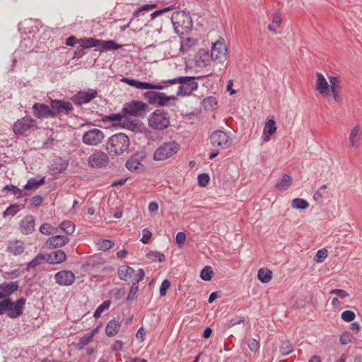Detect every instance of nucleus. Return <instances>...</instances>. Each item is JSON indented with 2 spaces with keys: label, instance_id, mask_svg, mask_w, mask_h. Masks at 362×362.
Returning a JSON list of instances; mask_svg holds the SVG:
<instances>
[{
  "label": "nucleus",
  "instance_id": "30",
  "mask_svg": "<svg viewBox=\"0 0 362 362\" xmlns=\"http://www.w3.org/2000/svg\"><path fill=\"white\" fill-rule=\"evenodd\" d=\"M24 250V243L19 240L11 242L8 246V251L14 255L22 254Z\"/></svg>",
  "mask_w": 362,
  "mask_h": 362
},
{
  "label": "nucleus",
  "instance_id": "44",
  "mask_svg": "<svg viewBox=\"0 0 362 362\" xmlns=\"http://www.w3.org/2000/svg\"><path fill=\"white\" fill-rule=\"evenodd\" d=\"M293 351V346L289 341H283L280 346V351L282 356H287Z\"/></svg>",
  "mask_w": 362,
  "mask_h": 362
},
{
  "label": "nucleus",
  "instance_id": "25",
  "mask_svg": "<svg viewBox=\"0 0 362 362\" xmlns=\"http://www.w3.org/2000/svg\"><path fill=\"white\" fill-rule=\"evenodd\" d=\"M293 182V178L288 174L282 175L281 178L278 180L275 185V187L279 191H285L288 189Z\"/></svg>",
  "mask_w": 362,
  "mask_h": 362
},
{
  "label": "nucleus",
  "instance_id": "64",
  "mask_svg": "<svg viewBox=\"0 0 362 362\" xmlns=\"http://www.w3.org/2000/svg\"><path fill=\"white\" fill-rule=\"evenodd\" d=\"M112 348L114 351H119L123 348V342L121 340H116L113 343Z\"/></svg>",
  "mask_w": 362,
  "mask_h": 362
},
{
  "label": "nucleus",
  "instance_id": "24",
  "mask_svg": "<svg viewBox=\"0 0 362 362\" xmlns=\"http://www.w3.org/2000/svg\"><path fill=\"white\" fill-rule=\"evenodd\" d=\"M135 270L129 266H120L117 271L118 277L122 281H127L128 278H133Z\"/></svg>",
  "mask_w": 362,
  "mask_h": 362
},
{
  "label": "nucleus",
  "instance_id": "29",
  "mask_svg": "<svg viewBox=\"0 0 362 362\" xmlns=\"http://www.w3.org/2000/svg\"><path fill=\"white\" fill-rule=\"evenodd\" d=\"M45 177L43 176L40 179L37 180L35 177H31L28 180L26 184L23 186V189L30 190L37 189L40 185L45 184Z\"/></svg>",
  "mask_w": 362,
  "mask_h": 362
},
{
  "label": "nucleus",
  "instance_id": "9",
  "mask_svg": "<svg viewBox=\"0 0 362 362\" xmlns=\"http://www.w3.org/2000/svg\"><path fill=\"white\" fill-rule=\"evenodd\" d=\"M110 161L109 156L102 151L95 150L88 158L87 162L90 168L98 169L106 167Z\"/></svg>",
  "mask_w": 362,
  "mask_h": 362
},
{
  "label": "nucleus",
  "instance_id": "43",
  "mask_svg": "<svg viewBox=\"0 0 362 362\" xmlns=\"http://www.w3.org/2000/svg\"><path fill=\"white\" fill-rule=\"evenodd\" d=\"M213 274L214 271L212 268L209 266H206L201 271L200 277L204 281H209L211 279Z\"/></svg>",
  "mask_w": 362,
  "mask_h": 362
},
{
  "label": "nucleus",
  "instance_id": "21",
  "mask_svg": "<svg viewBox=\"0 0 362 362\" xmlns=\"http://www.w3.org/2000/svg\"><path fill=\"white\" fill-rule=\"evenodd\" d=\"M276 132V125L274 119H270L266 123L263 129L262 139L264 142H268L271 136Z\"/></svg>",
  "mask_w": 362,
  "mask_h": 362
},
{
  "label": "nucleus",
  "instance_id": "13",
  "mask_svg": "<svg viewBox=\"0 0 362 362\" xmlns=\"http://www.w3.org/2000/svg\"><path fill=\"white\" fill-rule=\"evenodd\" d=\"M97 95L98 92L96 90L88 89L86 91H78L72 96L71 100L76 105H81L90 103L92 100L95 98Z\"/></svg>",
  "mask_w": 362,
  "mask_h": 362
},
{
  "label": "nucleus",
  "instance_id": "46",
  "mask_svg": "<svg viewBox=\"0 0 362 362\" xmlns=\"http://www.w3.org/2000/svg\"><path fill=\"white\" fill-rule=\"evenodd\" d=\"M98 245L100 250L106 251L111 249L115 245V243L110 240L104 239L100 240Z\"/></svg>",
  "mask_w": 362,
  "mask_h": 362
},
{
  "label": "nucleus",
  "instance_id": "5",
  "mask_svg": "<svg viewBox=\"0 0 362 362\" xmlns=\"http://www.w3.org/2000/svg\"><path fill=\"white\" fill-rule=\"evenodd\" d=\"M180 145L175 141H166L160 144L155 151L153 158L156 161H162L176 154Z\"/></svg>",
  "mask_w": 362,
  "mask_h": 362
},
{
  "label": "nucleus",
  "instance_id": "31",
  "mask_svg": "<svg viewBox=\"0 0 362 362\" xmlns=\"http://www.w3.org/2000/svg\"><path fill=\"white\" fill-rule=\"evenodd\" d=\"M167 86L162 85L160 83H151L146 81H137L136 88L139 90H145V89H156V90H163Z\"/></svg>",
  "mask_w": 362,
  "mask_h": 362
},
{
  "label": "nucleus",
  "instance_id": "1",
  "mask_svg": "<svg viewBox=\"0 0 362 362\" xmlns=\"http://www.w3.org/2000/svg\"><path fill=\"white\" fill-rule=\"evenodd\" d=\"M195 80V76H178L163 82L168 85L179 83L180 86L177 90V95L185 97L190 95L193 91L198 88V83Z\"/></svg>",
  "mask_w": 362,
  "mask_h": 362
},
{
  "label": "nucleus",
  "instance_id": "60",
  "mask_svg": "<svg viewBox=\"0 0 362 362\" xmlns=\"http://www.w3.org/2000/svg\"><path fill=\"white\" fill-rule=\"evenodd\" d=\"M145 276V272H144V270L143 269H139L138 270V273L136 274H134V276H133V280L135 281L134 283H136V284L138 285V283L140 282L141 281H142L144 279Z\"/></svg>",
  "mask_w": 362,
  "mask_h": 362
},
{
  "label": "nucleus",
  "instance_id": "32",
  "mask_svg": "<svg viewBox=\"0 0 362 362\" xmlns=\"http://www.w3.org/2000/svg\"><path fill=\"white\" fill-rule=\"evenodd\" d=\"M24 208V204H12L3 212L2 216L3 218H6L7 216H14L18 212Z\"/></svg>",
  "mask_w": 362,
  "mask_h": 362
},
{
  "label": "nucleus",
  "instance_id": "51",
  "mask_svg": "<svg viewBox=\"0 0 362 362\" xmlns=\"http://www.w3.org/2000/svg\"><path fill=\"white\" fill-rule=\"evenodd\" d=\"M341 317L344 321L350 322L355 319L356 315L351 310H345L341 313Z\"/></svg>",
  "mask_w": 362,
  "mask_h": 362
},
{
  "label": "nucleus",
  "instance_id": "38",
  "mask_svg": "<svg viewBox=\"0 0 362 362\" xmlns=\"http://www.w3.org/2000/svg\"><path fill=\"white\" fill-rule=\"evenodd\" d=\"M124 117V113H114L103 116L101 119V121L104 123L120 122Z\"/></svg>",
  "mask_w": 362,
  "mask_h": 362
},
{
  "label": "nucleus",
  "instance_id": "2",
  "mask_svg": "<svg viewBox=\"0 0 362 362\" xmlns=\"http://www.w3.org/2000/svg\"><path fill=\"white\" fill-rule=\"evenodd\" d=\"M26 300L20 298L13 302L11 298H5L0 300V315L6 313L11 319H16L22 315Z\"/></svg>",
  "mask_w": 362,
  "mask_h": 362
},
{
  "label": "nucleus",
  "instance_id": "10",
  "mask_svg": "<svg viewBox=\"0 0 362 362\" xmlns=\"http://www.w3.org/2000/svg\"><path fill=\"white\" fill-rule=\"evenodd\" d=\"M228 47L226 45L225 40L220 37L211 47V58L213 61L223 62L226 60Z\"/></svg>",
  "mask_w": 362,
  "mask_h": 362
},
{
  "label": "nucleus",
  "instance_id": "20",
  "mask_svg": "<svg viewBox=\"0 0 362 362\" xmlns=\"http://www.w3.org/2000/svg\"><path fill=\"white\" fill-rule=\"evenodd\" d=\"M69 238L67 236L57 235L49 238L45 243L47 248H57L61 247L69 242Z\"/></svg>",
  "mask_w": 362,
  "mask_h": 362
},
{
  "label": "nucleus",
  "instance_id": "37",
  "mask_svg": "<svg viewBox=\"0 0 362 362\" xmlns=\"http://www.w3.org/2000/svg\"><path fill=\"white\" fill-rule=\"evenodd\" d=\"M100 43H101V40H100L98 39L93 38V37L80 39V44L85 49H90V48H92L94 47H97V46L100 45Z\"/></svg>",
  "mask_w": 362,
  "mask_h": 362
},
{
  "label": "nucleus",
  "instance_id": "22",
  "mask_svg": "<svg viewBox=\"0 0 362 362\" xmlns=\"http://www.w3.org/2000/svg\"><path fill=\"white\" fill-rule=\"evenodd\" d=\"M66 255L62 250H57L47 255V262L51 264H60L66 260Z\"/></svg>",
  "mask_w": 362,
  "mask_h": 362
},
{
  "label": "nucleus",
  "instance_id": "14",
  "mask_svg": "<svg viewBox=\"0 0 362 362\" xmlns=\"http://www.w3.org/2000/svg\"><path fill=\"white\" fill-rule=\"evenodd\" d=\"M50 107L55 112L56 117L58 114L69 115L74 111L72 104L69 101L63 100H52Z\"/></svg>",
  "mask_w": 362,
  "mask_h": 362
},
{
  "label": "nucleus",
  "instance_id": "3",
  "mask_svg": "<svg viewBox=\"0 0 362 362\" xmlns=\"http://www.w3.org/2000/svg\"><path fill=\"white\" fill-rule=\"evenodd\" d=\"M129 145V137L124 133H118L108 139L106 143V149L109 153L121 155L128 151Z\"/></svg>",
  "mask_w": 362,
  "mask_h": 362
},
{
  "label": "nucleus",
  "instance_id": "15",
  "mask_svg": "<svg viewBox=\"0 0 362 362\" xmlns=\"http://www.w3.org/2000/svg\"><path fill=\"white\" fill-rule=\"evenodd\" d=\"M34 115L38 119L56 118V113L44 103H35L33 105Z\"/></svg>",
  "mask_w": 362,
  "mask_h": 362
},
{
  "label": "nucleus",
  "instance_id": "57",
  "mask_svg": "<svg viewBox=\"0 0 362 362\" xmlns=\"http://www.w3.org/2000/svg\"><path fill=\"white\" fill-rule=\"evenodd\" d=\"M152 236V233L147 228H144L142 230V238L141 239V241L144 244H148L149 243V240Z\"/></svg>",
  "mask_w": 362,
  "mask_h": 362
},
{
  "label": "nucleus",
  "instance_id": "33",
  "mask_svg": "<svg viewBox=\"0 0 362 362\" xmlns=\"http://www.w3.org/2000/svg\"><path fill=\"white\" fill-rule=\"evenodd\" d=\"M360 140L359 127L355 126L351 131L349 137V145L351 148L358 146V143Z\"/></svg>",
  "mask_w": 362,
  "mask_h": 362
},
{
  "label": "nucleus",
  "instance_id": "23",
  "mask_svg": "<svg viewBox=\"0 0 362 362\" xmlns=\"http://www.w3.org/2000/svg\"><path fill=\"white\" fill-rule=\"evenodd\" d=\"M121 327V322L115 319L109 321L105 327V334L107 337L115 336Z\"/></svg>",
  "mask_w": 362,
  "mask_h": 362
},
{
  "label": "nucleus",
  "instance_id": "55",
  "mask_svg": "<svg viewBox=\"0 0 362 362\" xmlns=\"http://www.w3.org/2000/svg\"><path fill=\"white\" fill-rule=\"evenodd\" d=\"M329 294L336 295L340 298H345L349 296V294L343 289L335 288L329 291Z\"/></svg>",
  "mask_w": 362,
  "mask_h": 362
},
{
  "label": "nucleus",
  "instance_id": "12",
  "mask_svg": "<svg viewBox=\"0 0 362 362\" xmlns=\"http://www.w3.org/2000/svg\"><path fill=\"white\" fill-rule=\"evenodd\" d=\"M103 139V132L99 129L93 128L83 134L82 142L87 146H98Z\"/></svg>",
  "mask_w": 362,
  "mask_h": 362
},
{
  "label": "nucleus",
  "instance_id": "8",
  "mask_svg": "<svg viewBox=\"0 0 362 362\" xmlns=\"http://www.w3.org/2000/svg\"><path fill=\"white\" fill-rule=\"evenodd\" d=\"M144 98L148 103L158 106L167 105L168 103L176 100L175 95L168 96L165 93L148 90L144 93Z\"/></svg>",
  "mask_w": 362,
  "mask_h": 362
},
{
  "label": "nucleus",
  "instance_id": "59",
  "mask_svg": "<svg viewBox=\"0 0 362 362\" xmlns=\"http://www.w3.org/2000/svg\"><path fill=\"white\" fill-rule=\"evenodd\" d=\"M51 230H52V226L49 223H42L40 227V231L41 233L44 234V235H50L51 234Z\"/></svg>",
  "mask_w": 362,
  "mask_h": 362
},
{
  "label": "nucleus",
  "instance_id": "49",
  "mask_svg": "<svg viewBox=\"0 0 362 362\" xmlns=\"http://www.w3.org/2000/svg\"><path fill=\"white\" fill-rule=\"evenodd\" d=\"M198 185L200 187H206L210 180V177L208 173H203L198 175Z\"/></svg>",
  "mask_w": 362,
  "mask_h": 362
},
{
  "label": "nucleus",
  "instance_id": "52",
  "mask_svg": "<svg viewBox=\"0 0 362 362\" xmlns=\"http://www.w3.org/2000/svg\"><path fill=\"white\" fill-rule=\"evenodd\" d=\"M249 349L252 352H257L259 349V342L255 339H250L247 341Z\"/></svg>",
  "mask_w": 362,
  "mask_h": 362
},
{
  "label": "nucleus",
  "instance_id": "41",
  "mask_svg": "<svg viewBox=\"0 0 362 362\" xmlns=\"http://www.w3.org/2000/svg\"><path fill=\"white\" fill-rule=\"evenodd\" d=\"M59 227L67 235H71L75 230V225L70 221H62Z\"/></svg>",
  "mask_w": 362,
  "mask_h": 362
},
{
  "label": "nucleus",
  "instance_id": "35",
  "mask_svg": "<svg viewBox=\"0 0 362 362\" xmlns=\"http://www.w3.org/2000/svg\"><path fill=\"white\" fill-rule=\"evenodd\" d=\"M95 330H93L91 332H87L80 338L79 341L77 344V349L78 350L83 349L86 345H88L90 342L95 334Z\"/></svg>",
  "mask_w": 362,
  "mask_h": 362
},
{
  "label": "nucleus",
  "instance_id": "17",
  "mask_svg": "<svg viewBox=\"0 0 362 362\" xmlns=\"http://www.w3.org/2000/svg\"><path fill=\"white\" fill-rule=\"evenodd\" d=\"M54 279L59 286H68L74 283L76 276L71 271L62 270L54 274Z\"/></svg>",
  "mask_w": 362,
  "mask_h": 362
},
{
  "label": "nucleus",
  "instance_id": "36",
  "mask_svg": "<svg viewBox=\"0 0 362 362\" xmlns=\"http://www.w3.org/2000/svg\"><path fill=\"white\" fill-rule=\"evenodd\" d=\"M257 277L262 283H268L272 280V272L269 269L261 268L258 270Z\"/></svg>",
  "mask_w": 362,
  "mask_h": 362
},
{
  "label": "nucleus",
  "instance_id": "63",
  "mask_svg": "<svg viewBox=\"0 0 362 362\" xmlns=\"http://www.w3.org/2000/svg\"><path fill=\"white\" fill-rule=\"evenodd\" d=\"M76 43H79L80 44V40H78L75 36L74 35H71L70 37H69L66 40V45L67 46H74L75 45Z\"/></svg>",
  "mask_w": 362,
  "mask_h": 362
},
{
  "label": "nucleus",
  "instance_id": "11",
  "mask_svg": "<svg viewBox=\"0 0 362 362\" xmlns=\"http://www.w3.org/2000/svg\"><path fill=\"white\" fill-rule=\"evenodd\" d=\"M210 140L213 146L218 147L221 149L228 148L231 144L228 134L221 130L214 131L211 134Z\"/></svg>",
  "mask_w": 362,
  "mask_h": 362
},
{
  "label": "nucleus",
  "instance_id": "42",
  "mask_svg": "<svg viewBox=\"0 0 362 362\" xmlns=\"http://www.w3.org/2000/svg\"><path fill=\"white\" fill-rule=\"evenodd\" d=\"M110 304L111 302L109 300L103 302L95 310L93 317L95 318H98L105 310H107L110 308Z\"/></svg>",
  "mask_w": 362,
  "mask_h": 362
},
{
  "label": "nucleus",
  "instance_id": "53",
  "mask_svg": "<svg viewBox=\"0 0 362 362\" xmlns=\"http://www.w3.org/2000/svg\"><path fill=\"white\" fill-rule=\"evenodd\" d=\"M170 284H171V283H170V280H168L167 279H164L162 281L160 287V290H159L160 296H165L166 295L167 290L170 288Z\"/></svg>",
  "mask_w": 362,
  "mask_h": 362
},
{
  "label": "nucleus",
  "instance_id": "56",
  "mask_svg": "<svg viewBox=\"0 0 362 362\" xmlns=\"http://www.w3.org/2000/svg\"><path fill=\"white\" fill-rule=\"evenodd\" d=\"M173 8H174L173 6H167V7L156 10L151 14V19H154L157 16L173 10Z\"/></svg>",
  "mask_w": 362,
  "mask_h": 362
},
{
  "label": "nucleus",
  "instance_id": "61",
  "mask_svg": "<svg viewBox=\"0 0 362 362\" xmlns=\"http://www.w3.org/2000/svg\"><path fill=\"white\" fill-rule=\"evenodd\" d=\"M186 240V235L183 232H178L175 237V240L177 245L180 247L182 245Z\"/></svg>",
  "mask_w": 362,
  "mask_h": 362
},
{
  "label": "nucleus",
  "instance_id": "48",
  "mask_svg": "<svg viewBox=\"0 0 362 362\" xmlns=\"http://www.w3.org/2000/svg\"><path fill=\"white\" fill-rule=\"evenodd\" d=\"M138 290H139V286L136 284V283H133L130 288L129 293L127 296V301L135 300L137 298L136 293H137Z\"/></svg>",
  "mask_w": 362,
  "mask_h": 362
},
{
  "label": "nucleus",
  "instance_id": "6",
  "mask_svg": "<svg viewBox=\"0 0 362 362\" xmlns=\"http://www.w3.org/2000/svg\"><path fill=\"white\" fill-rule=\"evenodd\" d=\"M37 126V122L31 117H24L17 119L13 125V132L17 136H28Z\"/></svg>",
  "mask_w": 362,
  "mask_h": 362
},
{
  "label": "nucleus",
  "instance_id": "34",
  "mask_svg": "<svg viewBox=\"0 0 362 362\" xmlns=\"http://www.w3.org/2000/svg\"><path fill=\"white\" fill-rule=\"evenodd\" d=\"M4 191L11 192L12 194L16 197V198L19 199L21 197H27L28 196V194L25 192V190L23 189H19L16 186L13 185H6L4 189Z\"/></svg>",
  "mask_w": 362,
  "mask_h": 362
},
{
  "label": "nucleus",
  "instance_id": "19",
  "mask_svg": "<svg viewBox=\"0 0 362 362\" xmlns=\"http://www.w3.org/2000/svg\"><path fill=\"white\" fill-rule=\"evenodd\" d=\"M20 229L23 234L30 235L35 230V218L32 215L25 216L20 223Z\"/></svg>",
  "mask_w": 362,
  "mask_h": 362
},
{
  "label": "nucleus",
  "instance_id": "7",
  "mask_svg": "<svg viewBox=\"0 0 362 362\" xmlns=\"http://www.w3.org/2000/svg\"><path fill=\"white\" fill-rule=\"evenodd\" d=\"M122 111L124 117L131 115L142 118L149 111V106L142 101L132 100L124 104Z\"/></svg>",
  "mask_w": 362,
  "mask_h": 362
},
{
  "label": "nucleus",
  "instance_id": "45",
  "mask_svg": "<svg viewBox=\"0 0 362 362\" xmlns=\"http://www.w3.org/2000/svg\"><path fill=\"white\" fill-rule=\"evenodd\" d=\"M147 257L152 260L158 259L159 262H163L165 261V256L164 254L158 251H151L147 254Z\"/></svg>",
  "mask_w": 362,
  "mask_h": 362
},
{
  "label": "nucleus",
  "instance_id": "62",
  "mask_svg": "<svg viewBox=\"0 0 362 362\" xmlns=\"http://www.w3.org/2000/svg\"><path fill=\"white\" fill-rule=\"evenodd\" d=\"M85 49H86L80 44V46L78 47L74 52V58L79 59L84 56L86 54Z\"/></svg>",
  "mask_w": 362,
  "mask_h": 362
},
{
  "label": "nucleus",
  "instance_id": "27",
  "mask_svg": "<svg viewBox=\"0 0 362 362\" xmlns=\"http://www.w3.org/2000/svg\"><path fill=\"white\" fill-rule=\"evenodd\" d=\"M69 163L66 160H62L61 158L54 160L51 165L50 170L54 174H59L66 170Z\"/></svg>",
  "mask_w": 362,
  "mask_h": 362
},
{
  "label": "nucleus",
  "instance_id": "18",
  "mask_svg": "<svg viewBox=\"0 0 362 362\" xmlns=\"http://www.w3.org/2000/svg\"><path fill=\"white\" fill-rule=\"evenodd\" d=\"M19 288L18 281L6 282L0 284V299L8 298L15 291Z\"/></svg>",
  "mask_w": 362,
  "mask_h": 362
},
{
  "label": "nucleus",
  "instance_id": "16",
  "mask_svg": "<svg viewBox=\"0 0 362 362\" xmlns=\"http://www.w3.org/2000/svg\"><path fill=\"white\" fill-rule=\"evenodd\" d=\"M145 156L143 153L133 154L126 162V168L132 172H141L144 170L143 161Z\"/></svg>",
  "mask_w": 362,
  "mask_h": 362
},
{
  "label": "nucleus",
  "instance_id": "47",
  "mask_svg": "<svg viewBox=\"0 0 362 362\" xmlns=\"http://www.w3.org/2000/svg\"><path fill=\"white\" fill-rule=\"evenodd\" d=\"M328 252L327 250L322 248L317 250L315 257V261L317 263H322L327 257Z\"/></svg>",
  "mask_w": 362,
  "mask_h": 362
},
{
  "label": "nucleus",
  "instance_id": "39",
  "mask_svg": "<svg viewBox=\"0 0 362 362\" xmlns=\"http://www.w3.org/2000/svg\"><path fill=\"white\" fill-rule=\"evenodd\" d=\"M308 202L301 198H295L291 203V206L296 209L303 210L308 207Z\"/></svg>",
  "mask_w": 362,
  "mask_h": 362
},
{
  "label": "nucleus",
  "instance_id": "4",
  "mask_svg": "<svg viewBox=\"0 0 362 362\" xmlns=\"http://www.w3.org/2000/svg\"><path fill=\"white\" fill-rule=\"evenodd\" d=\"M148 122L149 127L156 130L165 129L170 124L169 114L162 109L153 111L150 115Z\"/></svg>",
  "mask_w": 362,
  "mask_h": 362
},
{
  "label": "nucleus",
  "instance_id": "50",
  "mask_svg": "<svg viewBox=\"0 0 362 362\" xmlns=\"http://www.w3.org/2000/svg\"><path fill=\"white\" fill-rule=\"evenodd\" d=\"M126 291L124 288H115L110 291V295L117 300L122 299Z\"/></svg>",
  "mask_w": 362,
  "mask_h": 362
},
{
  "label": "nucleus",
  "instance_id": "28",
  "mask_svg": "<svg viewBox=\"0 0 362 362\" xmlns=\"http://www.w3.org/2000/svg\"><path fill=\"white\" fill-rule=\"evenodd\" d=\"M45 261L47 262V255L39 253L34 259L27 263L26 271L30 272V270L35 269Z\"/></svg>",
  "mask_w": 362,
  "mask_h": 362
},
{
  "label": "nucleus",
  "instance_id": "40",
  "mask_svg": "<svg viewBox=\"0 0 362 362\" xmlns=\"http://www.w3.org/2000/svg\"><path fill=\"white\" fill-rule=\"evenodd\" d=\"M121 47V45L117 44L114 40L104 41L101 47L98 49L100 52H103L106 49H118Z\"/></svg>",
  "mask_w": 362,
  "mask_h": 362
},
{
  "label": "nucleus",
  "instance_id": "54",
  "mask_svg": "<svg viewBox=\"0 0 362 362\" xmlns=\"http://www.w3.org/2000/svg\"><path fill=\"white\" fill-rule=\"evenodd\" d=\"M245 321V317L243 316H236L231 318L228 322V327H231L236 325L244 323Z\"/></svg>",
  "mask_w": 362,
  "mask_h": 362
},
{
  "label": "nucleus",
  "instance_id": "58",
  "mask_svg": "<svg viewBox=\"0 0 362 362\" xmlns=\"http://www.w3.org/2000/svg\"><path fill=\"white\" fill-rule=\"evenodd\" d=\"M43 200H44L43 197L40 195L33 196L30 199L31 206H39L42 205Z\"/></svg>",
  "mask_w": 362,
  "mask_h": 362
},
{
  "label": "nucleus",
  "instance_id": "26",
  "mask_svg": "<svg viewBox=\"0 0 362 362\" xmlns=\"http://www.w3.org/2000/svg\"><path fill=\"white\" fill-rule=\"evenodd\" d=\"M316 90L321 94L327 93L329 84L325 76L319 72H317Z\"/></svg>",
  "mask_w": 362,
  "mask_h": 362
}]
</instances>
